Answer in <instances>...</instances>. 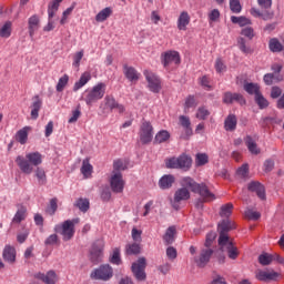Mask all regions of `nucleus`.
<instances>
[{
	"instance_id": "obj_1",
	"label": "nucleus",
	"mask_w": 284,
	"mask_h": 284,
	"mask_svg": "<svg viewBox=\"0 0 284 284\" xmlns=\"http://www.w3.org/2000/svg\"><path fill=\"white\" fill-rule=\"evenodd\" d=\"M180 184L182 185V189H178L174 193V197L171 201V205L174 210L181 209V201H187L190 199V191L194 192L195 194H200V196L203 199V201H214L215 196L212 192H210V189H207V185L205 183H196L194 179L190 176H185L181 180ZM189 189V190H187Z\"/></svg>"
},
{
	"instance_id": "obj_2",
	"label": "nucleus",
	"mask_w": 284,
	"mask_h": 284,
	"mask_svg": "<svg viewBox=\"0 0 284 284\" xmlns=\"http://www.w3.org/2000/svg\"><path fill=\"white\" fill-rule=\"evenodd\" d=\"M16 163L23 174H32L34 168H39L43 163V155L39 152H29L23 155L16 158Z\"/></svg>"
},
{
	"instance_id": "obj_3",
	"label": "nucleus",
	"mask_w": 284,
	"mask_h": 284,
	"mask_svg": "<svg viewBox=\"0 0 284 284\" xmlns=\"http://www.w3.org/2000/svg\"><path fill=\"white\" fill-rule=\"evenodd\" d=\"M105 90H108V84L104 82H98L92 88H89L83 93V101L87 105L92 106L97 101H101L105 97Z\"/></svg>"
},
{
	"instance_id": "obj_4",
	"label": "nucleus",
	"mask_w": 284,
	"mask_h": 284,
	"mask_svg": "<svg viewBox=\"0 0 284 284\" xmlns=\"http://www.w3.org/2000/svg\"><path fill=\"white\" fill-rule=\"evenodd\" d=\"M165 166L169 170H183L187 172L192 168V158L187 154H182L179 158H170L165 160Z\"/></svg>"
},
{
	"instance_id": "obj_5",
	"label": "nucleus",
	"mask_w": 284,
	"mask_h": 284,
	"mask_svg": "<svg viewBox=\"0 0 284 284\" xmlns=\"http://www.w3.org/2000/svg\"><path fill=\"white\" fill-rule=\"evenodd\" d=\"M219 245H220V250H222L223 252H226L229 258H231V261H236L239 258V247H236V245H234V242L232 241V239H230L229 235H221L219 237Z\"/></svg>"
},
{
	"instance_id": "obj_6",
	"label": "nucleus",
	"mask_w": 284,
	"mask_h": 284,
	"mask_svg": "<svg viewBox=\"0 0 284 284\" xmlns=\"http://www.w3.org/2000/svg\"><path fill=\"white\" fill-rule=\"evenodd\" d=\"M161 61L165 70H170V68H176L181 63V54L179 51L169 50L161 54Z\"/></svg>"
},
{
	"instance_id": "obj_7",
	"label": "nucleus",
	"mask_w": 284,
	"mask_h": 284,
	"mask_svg": "<svg viewBox=\"0 0 284 284\" xmlns=\"http://www.w3.org/2000/svg\"><path fill=\"white\" fill-rule=\"evenodd\" d=\"M74 223H79V219L67 220L62 224L55 226V232L61 234L63 241H70L74 236Z\"/></svg>"
},
{
	"instance_id": "obj_8",
	"label": "nucleus",
	"mask_w": 284,
	"mask_h": 284,
	"mask_svg": "<svg viewBox=\"0 0 284 284\" xmlns=\"http://www.w3.org/2000/svg\"><path fill=\"white\" fill-rule=\"evenodd\" d=\"M112 276H114V271L110 264L101 265L91 273V278H94L95 281H110Z\"/></svg>"
},
{
	"instance_id": "obj_9",
	"label": "nucleus",
	"mask_w": 284,
	"mask_h": 284,
	"mask_svg": "<svg viewBox=\"0 0 284 284\" xmlns=\"http://www.w3.org/2000/svg\"><path fill=\"white\" fill-rule=\"evenodd\" d=\"M100 110L103 112H105V110H116L120 114H123V112H125V106L116 102L114 95H105L103 103L100 104Z\"/></svg>"
},
{
	"instance_id": "obj_10",
	"label": "nucleus",
	"mask_w": 284,
	"mask_h": 284,
	"mask_svg": "<svg viewBox=\"0 0 284 284\" xmlns=\"http://www.w3.org/2000/svg\"><path fill=\"white\" fill-rule=\"evenodd\" d=\"M143 74L148 82L149 90L154 92V94H159V92H161V78L150 70H144Z\"/></svg>"
},
{
	"instance_id": "obj_11",
	"label": "nucleus",
	"mask_w": 284,
	"mask_h": 284,
	"mask_svg": "<svg viewBox=\"0 0 284 284\" xmlns=\"http://www.w3.org/2000/svg\"><path fill=\"white\" fill-rule=\"evenodd\" d=\"M255 278L263 283H270V281H278L281 273L274 271V268L257 270L255 272Z\"/></svg>"
},
{
	"instance_id": "obj_12",
	"label": "nucleus",
	"mask_w": 284,
	"mask_h": 284,
	"mask_svg": "<svg viewBox=\"0 0 284 284\" xmlns=\"http://www.w3.org/2000/svg\"><path fill=\"white\" fill-rule=\"evenodd\" d=\"M145 257H140L136 262H134L131 266V271L133 273L134 278L138 281H145L148 275L145 274Z\"/></svg>"
},
{
	"instance_id": "obj_13",
	"label": "nucleus",
	"mask_w": 284,
	"mask_h": 284,
	"mask_svg": "<svg viewBox=\"0 0 284 284\" xmlns=\"http://www.w3.org/2000/svg\"><path fill=\"white\" fill-rule=\"evenodd\" d=\"M110 185L112 192L115 194H121L125 187V180H123V174H121V172H112L110 178Z\"/></svg>"
},
{
	"instance_id": "obj_14",
	"label": "nucleus",
	"mask_w": 284,
	"mask_h": 284,
	"mask_svg": "<svg viewBox=\"0 0 284 284\" xmlns=\"http://www.w3.org/2000/svg\"><path fill=\"white\" fill-rule=\"evenodd\" d=\"M153 138H154V128H152V123L144 121L140 128L141 142L144 144L152 143Z\"/></svg>"
},
{
	"instance_id": "obj_15",
	"label": "nucleus",
	"mask_w": 284,
	"mask_h": 284,
	"mask_svg": "<svg viewBox=\"0 0 284 284\" xmlns=\"http://www.w3.org/2000/svg\"><path fill=\"white\" fill-rule=\"evenodd\" d=\"M27 28L30 39H34V34L41 30V17L39 14L29 17Z\"/></svg>"
},
{
	"instance_id": "obj_16",
	"label": "nucleus",
	"mask_w": 284,
	"mask_h": 284,
	"mask_svg": "<svg viewBox=\"0 0 284 284\" xmlns=\"http://www.w3.org/2000/svg\"><path fill=\"white\" fill-rule=\"evenodd\" d=\"M34 278L38 281H42L44 284H57L59 283V274L57 271L50 270L47 273L38 272L34 274Z\"/></svg>"
},
{
	"instance_id": "obj_17",
	"label": "nucleus",
	"mask_w": 284,
	"mask_h": 284,
	"mask_svg": "<svg viewBox=\"0 0 284 284\" xmlns=\"http://www.w3.org/2000/svg\"><path fill=\"white\" fill-rule=\"evenodd\" d=\"M92 81V73L90 71H84L78 81L74 82L73 84V92H79L82 88H85L88 83Z\"/></svg>"
},
{
	"instance_id": "obj_18",
	"label": "nucleus",
	"mask_w": 284,
	"mask_h": 284,
	"mask_svg": "<svg viewBox=\"0 0 284 284\" xmlns=\"http://www.w3.org/2000/svg\"><path fill=\"white\" fill-rule=\"evenodd\" d=\"M214 251L212 248L202 250L200 256L195 257V263L199 267H205L210 263V258Z\"/></svg>"
},
{
	"instance_id": "obj_19",
	"label": "nucleus",
	"mask_w": 284,
	"mask_h": 284,
	"mask_svg": "<svg viewBox=\"0 0 284 284\" xmlns=\"http://www.w3.org/2000/svg\"><path fill=\"white\" fill-rule=\"evenodd\" d=\"M105 244L101 241L95 242L91 248V260L97 263L103 256Z\"/></svg>"
},
{
	"instance_id": "obj_20",
	"label": "nucleus",
	"mask_w": 284,
	"mask_h": 284,
	"mask_svg": "<svg viewBox=\"0 0 284 284\" xmlns=\"http://www.w3.org/2000/svg\"><path fill=\"white\" fill-rule=\"evenodd\" d=\"M190 13H187V11H182L178 17L176 21L178 30L185 32V30H187V27L190 26Z\"/></svg>"
},
{
	"instance_id": "obj_21",
	"label": "nucleus",
	"mask_w": 284,
	"mask_h": 284,
	"mask_svg": "<svg viewBox=\"0 0 284 284\" xmlns=\"http://www.w3.org/2000/svg\"><path fill=\"white\" fill-rule=\"evenodd\" d=\"M43 105V101L39 95L33 97V102L31 104V119L33 121H37L39 119V112L41 111V108Z\"/></svg>"
},
{
	"instance_id": "obj_22",
	"label": "nucleus",
	"mask_w": 284,
	"mask_h": 284,
	"mask_svg": "<svg viewBox=\"0 0 284 284\" xmlns=\"http://www.w3.org/2000/svg\"><path fill=\"white\" fill-rule=\"evenodd\" d=\"M248 190L250 192H255V194L261 199V201H265V186L261 184V182H251L248 183Z\"/></svg>"
},
{
	"instance_id": "obj_23",
	"label": "nucleus",
	"mask_w": 284,
	"mask_h": 284,
	"mask_svg": "<svg viewBox=\"0 0 284 284\" xmlns=\"http://www.w3.org/2000/svg\"><path fill=\"white\" fill-rule=\"evenodd\" d=\"M123 70L125 78L131 81V83H136V81H139V79L141 78V73H139V71H136V69H134L133 67L124 64Z\"/></svg>"
},
{
	"instance_id": "obj_24",
	"label": "nucleus",
	"mask_w": 284,
	"mask_h": 284,
	"mask_svg": "<svg viewBox=\"0 0 284 284\" xmlns=\"http://www.w3.org/2000/svg\"><path fill=\"white\" fill-rule=\"evenodd\" d=\"M31 131H32V126H24L20 129L16 133V136H14L16 141L20 143V145H26V143H28V134H30Z\"/></svg>"
},
{
	"instance_id": "obj_25",
	"label": "nucleus",
	"mask_w": 284,
	"mask_h": 284,
	"mask_svg": "<svg viewBox=\"0 0 284 284\" xmlns=\"http://www.w3.org/2000/svg\"><path fill=\"white\" fill-rule=\"evenodd\" d=\"M223 101L224 103H234L236 101L241 105H245V98L239 93L226 92L224 93Z\"/></svg>"
},
{
	"instance_id": "obj_26",
	"label": "nucleus",
	"mask_w": 284,
	"mask_h": 284,
	"mask_svg": "<svg viewBox=\"0 0 284 284\" xmlns=\"http://www.w3.org/2000/svg\"><path fill=\"white\" fill-rule=\"evenodd\" d=\"M80 172L83 175V179H92V172H94V166L90 164V159L87 158L82 161Z\"/></svg>"
},
{
	"instance_id": "obj_27",
	"label": "nucleus",
	"mask_w": 284,
	"mask_h": 284,
	"mask_svg": "<svg viewBox=\"0 0 284 284\" xmlns=\"http://www.w3.org/2000/svg\"><path fill=\"white\" fill-rule=\"evenodd\" d=\"M2 256L7 263H14V261H17V251L14 250V246L6 245Z\"/></svg>"
},
{
	"instance_id": "obj_28",
	"label": "nucleus",
	"mask_w": 284,
	"mask_h": 284,
	"mask_svg": "<svg viewBox=\"0 0 284 284\" xmlns=\"http://www.w3.org/2000/svg\"><path fill=\"white\" fill-rule=\"evenodd\" d=\"M234 227H236V224H234L233 221L230 220H223L219 226L217 230L220 232V236L223 234L224 236H227V232H230V230H234Z\"/></svg>"
},
{
	"instance_id": "obj_29",
	"label": "nucleus",
	"mask_w": 284,
	"mask_h": 284,
	"mask_svg": "<svg viewBox=\"0 0 284 284\" xmlns=\"http://www.w3.org/2000/svg\"><path fill=\"white\" fill-rule=\"evenodd\" d=\"M268 50L274 53L284 51V42H281L278 38H272L268 41Z\"/></svg>"
},
{
	"instance_id": "obj_30",
	"label": "nucleus",
	"mask_w": 284,
	"mask_h": 284,
	"mask_svg": "<svg viewBox=\"0 0 284 284\" xmlns=\"http://www.w3.org/2000/svg\"><path fill=\"white\" fill-rule=\"evenodd\" d=\"M245 145L248 150V152H251V154H261V149H258V145L256 144V141H254V139H252V136L247 135L245 138Z\"/></svg>"
},
{
	"instance_id": "obj_31",
	"label": "nucleus",
	"mask_w": 284,
	"mask_h": 284,
	"mask_svg": "<svg viewBox=\"0 0 284 284\" xmlns=\"http://www.w3.org/2000/svg\"><path fill=\"white\" fill-rule=\"evenodd\" d=\"M112 17V8L106 7L102 9L97 16H95V21L98 23H103V21H108Z\"/></svg>"
},
{
	"instance_id": "obj_32",
	"label": "nucleus",
	"mask_w": 284,
	"mask_h": 284,
	"mask_svg": "<svg viewBox=\"0 0 284 284\" xmlns=\"http://www.w3.org/2000/svg\"><path fill=\"white\" fill-rule=\"evenodd\" d=\"M236 115L230 114L224 121V130H226V132H234V130H236Z\"/></svg>"
},
{
	"instance_id": "obj_33",
	"label": "nucleus",
	"mask_w": 284,
	"mask_h": 284,
	"mask_svg": "<svg viewBox=\"0 0 284 284\" xmlns=\"http://www.w3.org/2000/svg\"><path fill=\"white\" fill-rule=\"evenodd\" d=\"M180 125L186 131L189 136H192V122L190 121V116L180 115L179 116Z\"/></svg>"
},
{
	"instance_id": "obj_34",
	"label": "nucleus",
	"mask_w": 284,
	"mask_h": 284,
	"mask_svg": "<svg viewBox=\"0 0 284 284\" xmlns=\"http://www.w3.org/2000/svg\"><path fill=\"white\" fill-rule=\"evenodd\" d=\"M174 184L173 175H164L159 181V186L161 190H170V187Z\"/></svg>"
},
{
	"instance_id": "obj_35",
	"label": "nucleus",
	"mask_w": 284,
	"mask_h": 284,
	"mask_svg": "<svg viewBox=\"0 0 284 284\" xmlns=\"http://www.w3.org/2000/svg\"><path fill=\"white\" fill-rule=\"evenodd\" d=\"M27 216L28 209H26V206H20L12 219V223H21V221H26Z\"/></svg>"
},
{
	"instance_id": "obj_36",
	"label": "nucleus",
	"mask_w": 284,
	"mask_h": 284,
	"mask_svg": "<svg viewBox=\"0 0 284 284\" xmlns=\"http://www.w3.org/2000/svg\"><path fill=\"white\" fill-rule=\"evenodd\" d=\"M231 21L232 23L240 26V28H245V26H252V20L243 16H240V17L232 16Z\"/></svg>"
},
{
	"instance_id": "obj_37",
	"label": "nucleus",
	"mask_w": 284,
	"mask_h": 284,
	"mask_svg": "<svg viewBox=\"0 0 284 284\" xmlns=\"http://www.w3.org/2000/svg\"><path fill=\"white\" fill-rule=\"evenodd\" d=\"M125 254L129 256L141 254V244L139 242L126 244Z\"/></svg>"
},
{
	"instance_id": "obj_38",
	"label": "nucleus",
	"mask_w": 284,
	"mask_h": 284,
	"mask_svg": "<svg viewBox=\"0 0 284 284\" xmlns=\"http://www.w3.org/2000/svg\"><path fill=\"white\" fill-rule=\"evenodd\" d=\"M176 236V227L175 226H170L164 236L163 240L168 245H172L174 243V237Z\"/></svg>"
},
{
	"instance_id": "obj_39",
	"label": "nucleus",
	"mask_w": 284,
	"mask_h": 284,
	"mask_svg": "<svg viewBox=\"0 0 284 284\" xmlns=\"http://www.w3.org/2000/svg\"><path fill=\"white\" fill-rule=\"evenodd\" d=\"M63 0H53L49 3L48 7V17L50 19H54V16L57 14L58 10H59V6H61V2Z\"/></svg>"
},
{
	"instance_id": "obj_40",
	"label": "nucleus",
	"mask_w": 284,
	"mask_h": 284,
	"mask_svg": "<svg viewBox=\"0 0 284 284\" xmlns=\"http://www.w3.org/2000/svg\"><path fill=\"white\" fill-rule=\"evenodd\" d=\"M210 114L211 112H210V109H207V106H200L195 112V118L199 121H207V118L210 116Z\"/></svg>"
},
{
	"instance_id": "obj_41",
	"label": "nucleus",
	"mask_w": 284,
	"mask_h": 284,
	"mask_svg": "<svg viewBox=\"0 0 284 284\" xmlns=\"http://www.w3.org/2000/svg\"><path fill=\"white\" fill-rule=\"evenodd\" d=\"M68 83H70V75L63 74L61 78H59L58 83L55 85L57 92H63V90L68 88Z\"/></svg>"
},
{
	"instance_id": "obj_42",
	"label": "nucleus",
	"mask_w": 284,
	"mask_h": 284,
	"mask_svg": "<svg viewBox=\"0 0 284 284\" xmlns=\"http://www.w3.org/2000/svg\"><path fill=\"white\" fill-rule=\"evenodd\" d=\"M237 48L243 52V54H252V48L247 45V41H245V38H237Z\"/></svg>"
},
{
	"instance_id": "obj_43",
	"label": "nucleus",
	"mask_w": 284,
	"mask_h": 284,
	"mask_svg": "<svg viewBox=\"0 0 284 284\" xmlns=\"http://www.w3.org/2000/svg\"><path fill=\"white\" fill-rule=\"evenodd\" d=\"M75 207H78L80 212H88L90 210V200L83 197L78 199Z\"/></svg>"
},
{
	"instance_id": "obj_44",
	"label": "nucleus",
	"mask_w": 284,
	"mask_h": 284,
	"mask_svg": "<svg viewBox=\"0 0 284 284\" xmlns=\"http://www.w3.org/2000/svg\"><path fill=\"white\" fill-rule=\"evenodd\" d=\"M199 105V102L196 101V98L194 95H189L184 101V112L187 114L190 112L191 108H196Z\"/></svg>"
},
{
	"instance_id": "obj_45",
	"label": "nucleus",
	"mask_w": 284,
	"mask_h": 284,
	"mask_svg": "<svg viewBox=\"0 0 284 284\" xmlns=\"http://www.w3.org/2000/svg\"><path fill=\"white\" fill-rule=\"evenodd\" d=\"M210 163V156L205 153H197L195 155V165L196 168H202V165H207Z\"/></svg>"
},
{
	"instance_id": "obj_46",
	"label": "nucleus",
	"mask_w": 284,
	"mask_h": 284,
	"mask_svg": "<svg viewBox=\"0 0 284 284\" xmlns=\"http://www.w3.org/2000/svg\"><path fill=\"white\" fill-rule=\"evenodd\" d=\"M128 170V160L118 159L113 162V172H123Z\"/></svg>"
},
{
	"instance_id": "obj_47",
	"label": "nucleus",
	"mask_w": 284,
	"mask_h": 284,
	"mask_svg": "<svg viewBox=\"0 0 284 284\" xmlns=\"http://www.w3.org/2000/svg\"><path fill=\"white\" fill-rule=\"evenodd\" d=\"M10 34H12V22L8 21L0 27V37H2V39H8Z\"/></svg>"
},
{
	"instance_id": "obj_48",
	"label": "nucleus",
	"mask_w": 284,
	"mask_h": 284,
	"mask_svg": "<svg viewBox=\"0 0 284 284\" xmlns=\"http://www.w3.org/2000/svg\"><path fill=\"white\" fill-rule=\"evenodd\" d=\"M234 210L233 203H227L221 207L220 215L222 219H230L232 216V211Z\"/></svg>"
},
{
	"instance_id": "obj_49",
	"label": "nucleus",
	"mask_w": 284,
	"mask_h": 284,
	"mask_svg": "<svg viewBox=\"0 0 284 284\" xmlns=\"http://www.w3.org/2000/svg\"><path fill=\"white\" fill-rule=\"evenodd\" d=\"M143 230L133 226L131 230V239L132 241H134V243H141V241H143Z\"/></svg>"
},
{
	"instance_id": "obj_50",
	"label": "nucleus",
	"mask_w": 284,
	"mask_h": 284,
	"mask_svg": "<svg viewBox=\"0 0 284 284\" xmlns=\"http://www.w3.org/2000/svg\"><path fill=\"white\" fill-rule=\"evenodd\" d=\"M36 179H38L39 185H45L48 182V176L45 175V170L41 168L36 169Z\"/></svg>"
},
{
	"instance_id": "obj_51",
	"label": "nucleus",
	"mask_w": 284,
	"mask_h": 284,
	"mask_svg": "<svg viewBox=\"0 0 284 284\" xmlns=\"http://www.w3.org/2000/svg\"><path fill=\"white\" fill-rule=\"evenodd\" d=\"M244 90L247 92V94H254L255 97L256 94H261V88L256 83H245Z\"/></svg>"
},
{
	"instance_id": "obj_52",
	"label": "nucleus",
	"mask_w": 284,
	"mask_h": 284,
	"mask_svg": "<svg viewBox=\"0 0 284 284\" xmlns=\"http://www.w3.org/2000/svg\"><path fill=\"white\" fill-rule=\"evenodd\" d=\"M274 261V254L263 253L258 256L260 265H270Z\"/></svg>"
},
{
	"instance_id": "obj_53",
	"label": "nucleus",
	"mask_w": 284,
	"mask_h": 284,
	"mask_svg": "<svg viewBox=\"0 0 284 284\" xmlns=\"http://www.w3.org/2000/svg\"><path fill=\"white\" fill-rule=\"evenodd\" d=\"M165 141H170V132L168 130H161L155 135V143H165Z\"/></svg>"
},
{
	"instance_id": "obj_54",
	"label": "nucleus",
	"mask_w": 284,
	"mask_h": 284,
	"mask_svg": "<svg viewBox=\"0 0 284 284\" xmlns=\"http://www.w3.org/2000/svg\"><path fill=\"white\" fill-rule=\"evenodd\" d=\"M110 263H112L113 265H121V248H113V253L110 257Z\"/></svg>"
},
{
	"instance_id": "obj_55",
	"label": "nucleus",
	"mask_w": 284,
	"mask_h": 284,
	"mask_svg": "<svg viewBox=\"0 0 284 284\" xmlns=\"http://www.w3.org/2000/svg\"><path fill=\"white\" fill-rule=\"evenodd\" d=\"M209 23L212 26L213 23H216L219 19H221V11L219 9H213L209 12Z\"/></svg>"
},
{
	"instance_id": "obj_56",
	"label": "nucleus",
	"mask_w": 284,
	"mask_h": 284,
	"mask_svg": "<svg viewBox=\"0 0 284 284\" xmlns=\"http://www.w3.org/2000/svg\"><path fill=\"white\" fill-rule=\"evenodd\" d=\"M236 175L240 179H247L250 176V166L247 164L241 165L236 171Z\"/></svg>"
},
{
	"instance_id": "obj_57",
	"label": "nucleus",
	"mask_w": 284,
	"mask_h": 284,
	"mask_svg": "<svg viewBox=\"0 0 284 284\" xmlns=\"http://www.w3.org/2000/svg\"><path fill=\"white\" fill-rule=\"evenodd\" d=\"M255 103H257L260 110H264V108H267V105H270V102L267 101V99H265V97H263V94L261 93L256 94Z\"/></svg>"
},
{
	"instance_id": "obj_58",
	"label": "nucleus",
	"mask_w": 284,
	"mask_h": 284,
	"mask_svg": "<svg viewBox=\"0 0 284 284\" xmlns=\"http://www.w3.org/2000/svg\"><path fill=\"white\" fill-rule=\"evenodd\" d=\"M244 216L245 219H248V221H258V219H261V213L248 209L244 212Z\"/></svg>"
},
{
	"instance_id": "obj_59",
	"label": "nucleus",
	"mask_w": 284,
	"mask_h": 284,
	"mask_svg": "<svg viewBox=\"0 0 284 284\" xmlns=\"http://www.w3.org/2000/svg\"><path fill=\"white\" fill-rule=\"evenodd\" d=\"M217 74H223L224 72L227 71V67L225 65V62H223V59L217 58L215 60V65H214Z\"/></svg>"
},
{
	"instance_id": "obj_60",
	"label": "nucleus",
	"mask_w": 284,
	"mask_h": 284,
	"mask_svg": "<svg viewBox=\"0 0 284 284\" xmlns=\"http://www.w3.org/2000/svg\"><path fill=\"white\" fill-rule=\"evenodd\" d=\"M283 79V75L275 77L274 73H266L264 75V83L266 85H272L274 81H281Z\"/></svg>"
},
{
	"instance_id": "obj_61",
	"label": "nucleus",
	"mask_w": 284,
	"mask_h": 284,
	"mask_svg": "<svg viewBox=\"0 0 284 284\" xmlns=\"http://www.w3.org/2000/svg\"><path fill=\"white\" fill-rule=\"evenodd\" d=\"M230 8L231 11L235 14H239L243 8L241 7V1L239 0H230Z\"/></svg>"
},
{
	"instance_id": "obj_62",
	"label": "nucleus",
	"mask_w": 284,
	"mask_h": 284,
	"mask_svg": "<svg viewBox=\"0 0 284 284\" xmlns=\"http://www.w3.org/2000/svg\"><path fill=\"white\" fill-rule=\"evenodd\" d=\"M81 59H83V50L78 51L73 55V68H79L81 65Z\"/></svg>"
},
{
	"instance_id": "obj_63",
	"label": "nucleus",
	"mask_w": 284,
	"mask_h": 284,
	"mask_svg": "<svg viewBox=\"0 0 284 284\" xmlns=\"http://www.w3.org/2000/svg\"><path fill=\"white\" fill-rule=\"evenodd\" d=\"M241 34L242 37H246V39L252 41V39H254V29L252 27L244 28L242 29Z\"/></svg>"
},
{
	"instance_id": "obj_64",
	"label": "nucleus",
	"mask_w": 284,
	"mask_h": 284,
	"mask_svg": "<svg viewBox=\"0 0 284 284\" xmlns=\"http://www.w3.org/2000/svg\"><path fill=\"white\" fill-rule=\"evenodd\" d=\"M274 170V161L273 160H266L264 162V172H272Z\"/></svg>"
}]
</instances>
